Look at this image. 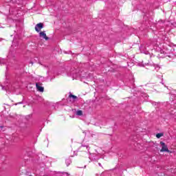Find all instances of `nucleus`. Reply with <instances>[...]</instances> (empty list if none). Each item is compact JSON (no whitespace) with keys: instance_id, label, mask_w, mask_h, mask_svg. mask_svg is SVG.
<instances>
[{"instance_id":"1","label":"nucleus","mask_w":176,"mask_h":176,"mask_svg":"<svg viewBox=\"0 0 176 176\" xmlns=\"http://www.w3.org/2000/svg\"><path fill=\"white\" fill-rule=\"evenodd\" d=\"M80 148H84V151L87 150L88 151L90 155L89 158L90 159V160H91V162H97V160H98V157H94V154L90 153V146H89V145L82 144Z\"/></svg>"},{"instance_id":"2","label":"nucleus","mask_w":176,"mask_h":176,"mask_svg":"<svg viewBox=\"0 0 176 176\" xmlns=\"http://www.w3.org/2000/svg\"><path fill=\"white\" fill-rule=\"evenodd\" d=\"M70 76H72L74 78H78V76H80V73L78 69H71L69 71Z\"/></svg>"},{"instance_id":"3","label":"nucleus","mask_w":176,"mask_h":176,"mask_svg":"<svg viewBox=\"0 0 176 176\" xmlns=\"http://www.w3.org/2000/svg\"><path fill=\"white\" fill-rule=\"evenodd\" d=\"M148 67L147 68V69H151V71H156L157 72L160 69V66L156 64L149 65L148 63Z\"/></svg>"},{"instance_id":"4","label":"nucleus","mask_w":176,"mask_h":176,"mask_svg":"<svg viewBox=\"0 0 176 176\" xmlns=\"http://www.w3.org/2000/svg\"><path fill=\"white\" fill-rule=\"evenodd\" d=\"M160 145H162V146L160 152H168V153H170V150H168V148L167 147V145H166V143L160 142Z\"/></svg>"},{"instance_id":"5","label":"nucleus","mask_w":176,"mask_h":176,"mask_svg":"<svg viewBox=\"0 0 176 176\" xmlns=\"http://www.w3.org/2000/svg\"><path fill=\"white\" fill-rule=\"evenodd\" d=\"M42 28H43V23H39L35 25V30L36 32H40Z\"/></svg>"},{"instance_id":"6","label":"nucleus","mask_w":176,"mask_h":176,"mask_svg":"<svg viewBox=\"0 0 176 176\" xmlns=\"http://www.w3.org/2000/svg\"><path fill=\"white\" fill-rule=\"evenodd\" d=\"M68 100H69V101H72V102H75V101L78 100V96L69 94Z\"/></svg>"},{"instance_id":"7","label":"nucleus","mask_w":176,"mask_h":176,"mask_svg":"<svg viewBox=\"0 0 176 176\" xmlns=\"http://www.w3.org/2000/svg\"><path fill=\"white\" fill-rule=\"evenodd\" d=\"M39 36L41 38H43V39H45V41H49V37H47V36H46V32L45 31L41 32L39 33Z\"/></svg>"},{"instance_id":"8","label":"nucleus","mask_w":176,"mask_h":176,"mask_svg":"<svg viewBox=\"0 0 176 176\" xmlns=\"http://www.w3.org/2000/svg\"><path fill=\"white\" fill-rule=\"evenodd\" d=\"M36 87L38 91L43 92L44 88L43 87L39 86V84L36 83Z\"/></svg>"},{"instance_id":"9","label":"nucleus","mask_w":176,"mask_h":176,"mask_svg":"<svg viewBox=\"0 0 176 176\" xmlns=\"http://www.w3.org/2000/svg\"><path fill=\"white\" fill-rule=\"evenodd\" d=\"M161 54H164V57H171V55L168 54V52H166V51L161 50Z\"/></svg>"},{"instance_id":"10","label":"nucleus","mask_w":176,"mask_h":176,"mask_svg":"<svg viewBox=\"0 0 176 176\" xmlns=\"http://www.w3.org/2000/svg\"><path fill=\"white\" fill-rule=\"evenodd\" d=\"M65 163H66L67 167H68V166H69V164L72 163V160H71L70 158H67L65 160Z\"/></svg>"},{"instance_id":"11","label":"nucleus","mask_w":176,"mask_h":176,"mask_svg":"<svg viewBox=\"0 0 176 176\" xmlns=\"http://www.w3.org/2000/svg\"><path fill=\"white\" fill-rule=\"evenodd\" d=\"M76 115H77V116H82L83 115V111H82V110H78L76 112Z\"/></svg>"},{"instance_id":"12","label":"nucleus","mask_w":176,"mask_h":176,"mask_svg":"<svg viewBox=\"0 0 176 176\" xmlns=\"http://www.w3.org/2000/svg\"><path fill=\"white\" fill-rule=\"evenodd\" d=\"M140 50L142 53H144V54H149V51L144 50V47H142L140 48Z\"/></svg>"},{"instance_id":"13","label":"nucleus","mask_w":176,"mask_h":176,"mask_svg":"<svg viewBox=\"0 0 176 176\" xmlns=\"http://www.w3.org/2000/svg\"><path fill=\"white\" fill-rule=\"evenodd\" d=\"M0 64H1V65H2V64H3V65L6 64V59L0 58Z\"/></svg>"},{"instance_id":"14","label":"nucleus","mask_w":176,"mask_h":176,"mask_svg":"<svg viewBox=\"0 0 176 176\" xmlns=\"http://www.w3.org/2000/svg\"><path fill=\"white\" fill-rule=\"evenodd\" d=\"M157 138H160L161 137H163V133H160L156 135Z\"/></svg>"},{"instance_id":"15","label":"nucleus","mask_w":176,"mask_h":176,"mask_svg":"<svg viewBox=\"0 0 176 176\" xmlns=\"http://www.w3.org/2000/svg\"><path fill=\"white\" fill-rule=\"evenodd\" d=\"M63 175H65V176H69V174H68V173H63Z\"/></svg>"},{"instance_id":"16","label":"nucleus","mask_w":176,"mask_h":176,"mask_svg":"<svg viewBox=\"0 0 176 176\" xmlns=\"http://www.w3.org/2000/svg\"><path fill=\"white\" fill-rule=\"evenodd\" d=\"M19 104H23V102H19L18 103H16L15 105H19Z\"/></svg>"},{"instance_id":"17","label":"nucleus","mask_w":176,"mask_h":176,"mask_svg":"<svg viewBox=\"0 0 176 176\" xmlns=\"http://www.w3.org/2000/svg\"><path fill=\"white\" fill-rule=\"evenodd\" d=\"M98 166H100V167H102L101 163H98Z\"/></svg>"},{"instance_id":"18","label":"nucleus","mask_w":176,"mask_h":176,"mask_svg":"<svg viewBox=\"0 0 176 176\" xmlns=\"http://www.w3.org/2000/svg\"><path fill=\"white\" fill-rule=\"evenodd\" d=\"M2 89H3V90H5V88L3 87H2Z\"/></svg>"}]
</instances>
